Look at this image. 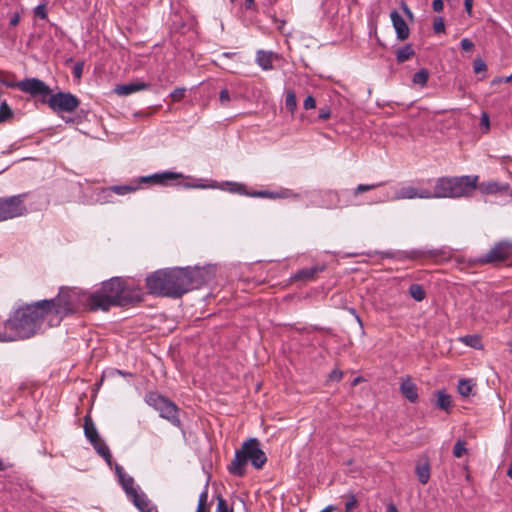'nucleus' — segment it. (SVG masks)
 <instances>
[{
    "label": "nucleus",
    "mask_w": 512,
    "mask_h": 512,
    "mask_svg": "<svg viewBox=\"0 0 512 512\" xmlns=\"http://www.w3.org/2000/svg\"><path fill=\"white\" fill-rule=\"evenodd\" d=\"M75 297V291L61 288L53 299L20 307L0 324V341L12 342L36 335L45 317H49L50 326L60 324L65 316L75 311Z\"/></svg>",
    "instance_id": "f257e3e1"
},
{
    "label": "nucleus",
    "mask_w": 512,
    "mask_h": 512,
    "mask_svg": "<svg viewBox=\"0 0 512 512\" xmlns=\"http://www.w3.org/2000/svg\"><path fill=\"white\" fill-rule=\"evenodd\" d=\"M214 277V269L206 267L159 269L146 277V287L150 294L179 298L193 289H198Z\"/></svg>",
    "instance_id": "f03ea898"
},
{
    "label": "nucleus",
    "mask_w": 512,
    "mask_h": 512,
    "mask_svg": "<svg viewBox=\"0 0 512 512\" xmlns=\"http://www.w3.org/2000/svg\"><path fill=\"white\" fill-rule=\"evenodd\" d=\"M142 299L141 288H130L122 278L113 277L103 282L98 291L89 295L87 306L90 311H107L111 306H126L141 302Z\"/></svg>",
    "instance_id": "7ed1b4c3"
},
{
    "label": "nucleus",
    "mask_w": 512,
    "mask_h": 512,
    "mask_svg": "<svg viewBox=\"0 0 512 512\" xmlns=\"http://www.w3.org/2000/svg\"><path fill=\"white\" fill-rule=\"evenodd\" d=\"M248 462L258 470L262 469L267 462V456L257 438H249L242 443L240 449L236 450L234 459L227 469L231 475L243 477L246 474Z\"/></svg>",
    "instance_id": "20e7f679"
},
{
    "label": "nucleus",
    "mask_w": 512,
    "mask_h": 512,
    "mask_svg": "<svg viewBox=\"0 0 512 512\" xmlns=\"http://www.w3.org/2000/svg\"><path fill=\"white\" fill-rule=\"evenodd\" d=\"M478 176L440 177L430 190L431 198H459L469 196L477 186Z\"/></svg>",
    "instance_id": "39448f33"
},
{
    "label": "nucleus",
    "mask_w": 512,
    "mask_h": 512,
    "mask_svg": "<svg viewBox=\"0 0 512 512\" xmlns=\"http://www.w3.org/2000/svg\"><path fill=\"white\" fill-rule=\"evenodd\" d=\"M145 402L158 411L161 418L166 419L176 427L181 426L179 408L167 397L159 394L158 392L151 391L145 395Z\"/></svg>",
    "instance_id": "423d86ee"
},
{
    "label": "nucleus",
    "mask_w": 512,
    "mask_h": 512,
    "mask_svg": "<svg viewBox=\"0 0 512 512\" xmlns=\"http://www.w3.org/2000/svg\"><path fill=\"white\" fill-rule=\"evenodd\" d=\"M23 200L24 195L0 198V222L24 215L27 208Z\"/></svg>",
    "instance_id": "0eeeda50"
},
{
    "label": "nucleus",
    "mask_w": 512,
    "mask_h": 512,
    "mask_svg": "<svg viewBox=\"0 0 512 512\" xmlns=\"http://www.w3.org/2000/svg\"><path fill=\"white\" fill-rule=\"evenodd\" d=\"M23 200L24 195L0 198V222L24 215L27 208Z\"/></svg>",
    "instance_id": "6e6552de"
},
{
    "label": "nucleus",
    "mask_w": 512,
    "mask_h": 512,
    "mask_svg": "<svg viewBox=\"0 0 512 512\" xmlns=\"http://www.w3.org/2000/svg\"><path fill=\"white\" fill-rule=\"evenodd\" d=\"M23 200L24 195L0 198V222L24 215L27 208Z\"/></svg>",
    "instance_id": "1a4fd4ad"
},
{
    "label": "nucleus",
    "mask_w": 512,
    "mask_h": 512,
    "mask_svg": "<svg viewBox=\"0 0 512 512\" xmlns=\"http://www.w3.org/2000/svg\"><path fill=\"white\" fill-rule=\"evenodd\" d=\"M47 104L55 113H71L78 108L80 100L70 92H57L50 95Z\"/></svg>",
    "instance_id": "9d476101"
},
{
    "label": "nucleus",
    "mask_w": 512,
    "mask_h": 512,
    "mask_svg": "<svg viewBox=\"0 0 512 512\" xmlns=\"http://www.w3.org/2000/svg\"><path fill=\"white\" fill-rule=\"evenodd\" d=\"M6 86L18 88L31 96H47L51 93L50 87L38 78H27L18 82L6 83Z\"/></svg>",
    "instance_id": "9b49d317"
},
{
    "label": "nucleus",
    "mask_w": 512,
    "mask_h": 512,
    "mask_svg": "<svg viewBox=\"0 0 512 512\" xmlns=\"http://www.w3.org/2000/svg\"><path fill=\"white\" fill-rule=\"evenodd\" d=\"M443 254L442 250L439 249H431V250H420V249H413L410 251H398L396 253H384V257L387 258H396L398 260H405V259H425V258H431L436 260L438 257H440Z\"/></svg>",
    "instance_id": "f8f14e48"
},
{
    "label": "nucleus",
    "mask_w": 512,
    "mask_h": 512,
    "mask_svg": "<svg viewBox=\"0 0 512 512\" xmlns=\"http://www.w3.org/2000/svg\"><path fill=\"white\" fill-rule=\"evenodd\" d=\"M512 253V246L506 242L497 243L481 259L483 263H500Z\"/></svg>",
    "instance_id": "ddd939ff"
},
{
    "label": "nucleus",
    "mask_w": 512,
    "mask_h": 512,
    "mask_svg": "<svg viewBox=\"0 0 512 512\" xmlns=\"http://www.w3.org/2000/svg\"><path fill=\"white\" fill-rule=\"evenodd\" d=\"M183 178L181 173L165 171L162 173H155L148 176H142L138 179V184H157L162 186L169 185L170 181L178 180Z\"/></svg>",
    "instance_id": "4468645a"
},
{
    "label": "nucleus",
    "mask_w": 512,
    "mask_h": 512,
    "mask_svg": "<svg viewBox=\"0 0 512 512\" xmlns=\"http://www.w3.org/2000/svg\"><path fill=\"white\" fill-rule=\"evenodd\" d=\"M396 199H431L430 190L429 189H417L412 186H405L400 188L396 194Z\"/></svg>",
    "instance_id": "2eb2a0df"
},
{
    "label": "nucleus",
    "mask_w": 512,
    "mask_h": 512,
    "mask_svg": "<svg viewBox=\"0 0 512 512\" xmlns=\"http://www.w3.org/2000/svg\"><path fill=\"white\" fill-rule=\"evenodd\" d=\"M390 18L397 38L401 41L406 40L410 35V30L404 18L396 10L391 11Z\"/></svg>",
    "instance_id": "dca6fc26"
},
{
    "label": "nucleus",
    "mask_w": 512,
    "mask_h": 512,
    "mask_svg": "<svg viewBox=\"0 0 512 512\" xmlns=\"http://www.w3.org/2000/svg\"><path fill=\"white\" fill-rule=\"evenodd\" d=\"M476 189H478L482 194L490 195V194H503L510 190V186L508 183H501L497 181H487L482 182L479 185L477 184Z\"/></svg>",
    "instance_id": "f3484780"
},
{
    "label": "nucleus",
    "mask_w": 512,
    "mask_h": 512,
    "mask_svg": "<svg viewBox=\"0 0 512 512\" xmlns=\"http://www.w3.org/2000/svg\"><path fill=\"white\" fill-rule=\"evenodd\" d=\"M325 270L324 265H315L308 268H303L297 271L292 279L294 281L310 282L313 281L316 276Z\"/></svg>",
    "instance_id": "a211bd4d"
},
{
    "label": "nucleus",
    "mask_w": 512,
    "mask_h": 512,
    "mask_svg": "<svg viewBox=\"0 0 512 512\" xmlns=\"http://www.w3.org/2000/svg\"><path fill=\"white\" fill-rule=\"evenodd\" d=\"M128 497L141 512H153L156 509L148 499L147 495L143 492H139L137 490Z\"/></svg>",
    "instance_id": "6ab92c4d"
},
{
    "label": "nucleus",
    "mask_w": 512,
    "mask_h": 512,
    "mask_svg": "<svg viewBox=\"0 0 512 512\" xmlns=\"http://www.w3.org/2000/svg\"><path fill=\"white\" fill-rule=\"evenodd\" d=\"M115 471H116L118 480H119L122 488L126 492L127 496H130L132 493H134L135 491L138 490L134 486V479L131 476L127 475L120 465L116 464Z\"/></svg>",
    "instance_id": "aec40b11"
},
{
    "label": "nucleus",
    "mask_w": 512,
    "mask_h": 512,
    "mask_svg": "<svg viewBox=\"0 0 512 512\" xmlns=\"http://www.w3.org/2000/svg\"><path fill=\"white\" fill-rule=\"evenodd\" d=\"M415 473L421 484L425 485L428 483L431 475L430 463L428 458H424L417 462L415 467Z\"/></svg>",
    "instance_id": "412c9836"
},
{
    "label": "nucleus",
    "mask_w": 512,
    "mask_h": 512,
    "mask_svg": "<svg viewBox=\"0 0 512 512\" xmlns=\"http://www.w3.org/2000/svg\"><path fill=\"white\" fill-rule=\"evenodd\" d=\"M148 84L145 82H131L123 85H118L115 88V92L120 96H128L132 93L145 90L148 88Z\"/></svg>",
    "instance_id": "4be33fe9"
},
{
    "label": "nucleus",
    "mask_w": 512,
    "mask_h": 512,
    "mask_svg": "<svg viewBox=\"0 0 512 512\" xmlns=\"http://www.w3.org/2000/svg\"><path fill=\"white\" fill-rule=\"evenodd\" d=\"M400 391L402 395L409 400L411 403H414L418 399V391L416 385L412 382V380L408 377L401 382Z\"/></svg>",
    "instance_id": "5701e85b"
},
{
    "label": "nucleus",
    "mask_w": 512,
    "mask_h": 512,
    "mask_svg": "<svg viewBox=\"0 0 512 512\" xmlns=\"http://www.w3.org/2000/svg\"><path fill=\"white\" fill-rule=\"evenodd\" d=\"M84 433L90 443L100 439L97 429L89 415L84 417Z\"/></svg>",
    "instance_id": "b1692460"
},
{
    "label": "nucleus",
    "mask_w": 512,
    "mask_h": 512,
    "mask_svg": "<svg viewBox=\"0 0 512 512\" xmlns=\"http://www.w3.org/2000/svg\"><path fill=\"white\" fill-rule=\"evenodd\" d=\"M272 52L259 50L256 55V62L263 70L273 69Z\"/></svg>",
    "instance_id": "393cba45"
},
{
    "label": "nucleus",
    "mask_w": 512,
    "mask_h": 512,
    "mask_svg": "<svg viewBox=\"0 0 512 512\" xmlns=\"http://www.w3.org/2000/svg\"><path fill=\"white\" fill-rule=\"evenodd\" d=\"M94 449L97 451V453L102 456L108 465H111L112 461V455L110 453L109 447L106 445V443L100 438L96 440L95 442H91Z\"/></svg>",
    "instance_id": "a878e982"
},
{
    "label": "nucleus",
    "mask_w": 512,
    "mask_h": 512,
    "mask_svg": "<svg viewBox=\"0 0 512 512\" xmlns=\"http://www.w3.org/2000/svg\"><path fill=\"white\" fill-rule=\"evenodd\" d=\"M138 189V185H113L103 190V193H115L117 195H126L135 192Z\"/></svg>",
    "instance_id": "bb28decb"
},
{
    "label": "nucleus",
    "mask_w": 512,
    "mask_h": 512,
    "mask_svg": "<svg viewBox=\"0 0 512 512\" xmlns=\"http://www.w3.org/2000/svg\"><path fill=\"white\" fill-rule=\"evenodd\" d=\"M436 405L438 408L446 412H449L452 406L451 396L447 394L445 391H438Z\"/></svg>",
    "instance_id": "cd10ccee"
},
{
    "label": "nucleus",
    "mask_w": 512,
    "mask_h": 512,
    "mask_svg": "<svg viewBox=\"0 0 512 512\" xmlns=\"http://www.w3.org/2000/svg\"><path fill=\"white\" fill-rule=\"evenodd\" d=\"M474 387H475V383L473 382V380L460 379L458 382L457 390L461 396L468 397L471 395Z\"/></svg>",
    "instance_id": "c85d7f7f"
},
{
    "label": "nucleus",
    "mask_w": 512,
    "mask_h": 512,
    "mask_svg": "<svg viewBox=\"0 0 512 512\" xmlns=\"http://www.w3.org/2000/svg\"><path fill=\"white\" fill-rule=\"evenodd\" d=\"M414 50L410 44L405 45L404 47L399 48L396 51V59L398 63H403L409 60L412 56H414Z\"/></svg>",
    "instance_id": "c756f323"
},
{
    "label": "nucleus",
    "mask_w": 512,
    "mask_h": 512,
    "mask_svg": "<svg viewBox=\"0 0 512 512\" xmlns=\"http://www.w3.org/2000/svg\"><path fill=\"white\" fill-rule=\"evenodd\" d=\"M409 295L417 302H421L426 298V291L420 284H412L408 289Z\"/></svg>",
    "instance_id": "7c9ffc66"
},
{
    "label": "nucleus",
    "mask_w": 512,
    "mask_h": 512,
    "mask_svg": "<svg viewBox=\"0 0 512 512\" xmlns=\"http://www.w3.org/2000/svg\"><path fill=\"white\" fill-rule=\"evenodd\" d=\"M195 512H210L208 505V486L206 485L204 490L200 493L198 499V505Z\"/></svg>",
    "instance_id": "2f4dec72"
},
{
    "label": "nucleus",
    "mask_w": 512,
    "mask_h": 512,
    "mask_svg": "<svg viewBox=\"0 0 512 512\" xmlns=\"http://www.w3.org/2000/svg\"><path fill=\"white\" fill-rule=\"evenodd\" d=\"M460 341L474 349H482L483 347L481 337L478 335H466L461 337Z\"/></svg>",
    "instance_id": "473e14b6"
},
{
    "label": "nucleus",
    "mask_w": 512,
    "mask_h": 512,
    "mask_svg": "<svg viewBox=\"0 0 512 512\" xmlns=\"http://www.w3.org/2000/svg\"><path fill=\"white\" fill-rule=\"evenodd\" d=\"M285 107L292 115L297 110L296 94L293 90H288L286 92Z\"/></svg>",
    "instance_id": "72a5a7b5"
},
{
    "label": "nucleus",
    "mask_w": 512,
    "mask_h": 512,
    "mask_svg": "<svg viewBox=\"0 0 512 512\" xmlns=\"http://www.w3.org/2000/svg\"><path fill=\"white\" fill-rule=\"evenodd\" d=\"M429 73L426 69H420L413 75L412 82L415 85H419L420 87H424L428 81Z\"/></svg>",
    "instance_id": "f704fd0d"
},
{
    "label": "nucleus",
    "mask_w": 512,
    "mask_h": 512,
    "mask_svg": "<svg viewBox=\"0 0 512 512\" xmlns=\"http://www.w3.org/2000/svg\"><path fill=\"white\" fill-rule=\"evenodd\" d=\"M13 117V111L6 101L0 104V123L6 122Z\"/></svg>",
    "instance_id": "c9c22d12"
},
{
    "label": "nucleus",
    "mask_w": 512,
    "mask_h": 512,
    "mask_svg": "<svg viewBox=\"0 0 512 512\" xmlns=\"http://www.w3.org/2000/svg\"><path fill=\"white\" fill-rule=\"evenodd\" d=\"M217 507L216 512H234L232 506L228 505L226 499H224L220 494L216 497Z\"/></svg>",
    "instance_id": "e433bc0d"
},
{
    "label": "nucleus",
    "mask_w": 512,
    "mask_h": 512,
    "mask_svg": "<svg viewBox=\"0 0 512 512\" xmlns=\"http://www.w3.org/2000/svg\"><path fill=\"white\" fill-rule=\"evenodd\" d=\"M466 453H467L466 442L463 440H458L453 447L454 457L461 458Z\"/></svg>",
    "instance_id": "4c0bfd02"
},
{
    "label": "nucleus",
    "mask_w": 512,
    "mask_h": 512,
    "mask_svg": "<svg viewBox=\"0 0 512 512\" xmlns=\"http://www.w3.org/2000/svg\"><path fill=\"white\" fill-rule=\"evenodd\" d=\"M473 70L476 74L484 73L487 70V65L481 58H477L473 62Z\"/></svg>",
    "instance_id": "58836bf2"
},
{
    "label": "nucleus",
    "mask_w": 512,
    "mask_h": 512,
    "mask_svg": "<svg viewBox=\"0 0 512 512\" xmlns=\"http://www.w3.org/2000/svg\"><path fill=\"white\" fill-rule=\"evenodd\" d=\"M252 197H266V198H279L282 197V195L275 193V192H269V191H256L249 194Z\"/></svg>",
    "instance_id": "ea45409f"
},
{
    "label": "nucleus",
    "mask_w": 512,
    "mask_h": 512,
    "mask_svg": "<svg viewBox=\"0 0 512 512\" xmlns=\"http://www.w3.org/2000/svg\"><path fill=\"white\" fill-rule=\"evenodd\" d=\"M186 89L185 88H176L173 90L170 94V97L173 102H179L183 99L185 95Z\"/></svg>",
    "instance_id": "a19ab883"
},
{
    "label": "nucleus",
    "mask_w": 512,
    "mask_h": 512,
    "mask_svg": "<svg viewBox=\"0 0 512 512\" xmlns=\"http://www.w3.org/2000/svg\"><path fill=\"white\" fill-rule=\"evenodd\" d=\"M433 29L435 33H444L445 32V23L443 18L437 17L433 22Z\"/></svg>",
    "instance_id": "79ce46f5"
},
{
    "label": "nucleus",
    "mask_w": 512,
    "mask_h": 512,
    "mask_svg": "<svg viewBox=\"0 0 512 512\" xmlns=\"http://www.w3.org/2000/svg\"><path fill=\"white\" fill-rule=\"evenodd\" d=\"M219 101L222 106H228L230 102V93L228 89L224 88L219 93Z\"/></svg>",
    "instance_id": "37998d69"
},
{
    "label": "nucleus",
    "mask_w": 512,
    "mask_h": 512,
    "mask_svg": "<svg viewBox=\"0 0 512 512\" xmlns=\"http://www.w3.org/2000/svg\"><path fill=\"white\" fill-rule=\"evenodd\" d=\"M35 16L45 20L47 19V11L45 4H40L34 9Z\"/></svg>",
    "instance_id": "c03bdc74"
},
{
    "label": "nucleus",
    "mask_w": 512,
    "mask_h": 512,
    "mask_svg": "<svg viewBox=\"0 0 512 512\" xmlns=\"http://www.w3.org/2000/svg\"><path fill=\"white\" fill-rule=\"evenodd\" d=\"M379 184H370V185H365V184H359L356 189L354 190V193L358 194V193H364L366 191H369V190H372L376 187H378Z\"/></svg>",
    "instance_id": "a18cd8bd"
},
{
    "label": "nucleus",
    "mask_w": 512,
    "mask_h": 512,
    "mask_svg": "<svg viewBox=\"0 0 512 512\" xmlns=\"http://www.w3.org/2000/svg\"><path fill=\"white\" fill-rule=\"evenodd\" d=\"M304 109L310 110L316 107V100L312 95H308L303 103Z\"/></svg>",
    "instance_id": "49530a36"
},
{
    "label": "nucleus",
    "mask_w": 512,
    "mask_h": 512,
    "mask_svg": "<svg viewBox=\"0 0 512 512\" xmlns=\"http://www.w3.org/2000/svg\"><path fill=\"white\" fill-rule=\"evenodd\" d=\"M460 45L464 51H472L474 49V43L468 38H463Z\"/></svg>",
    "instance_id": "de8ad7c7"
},
{
    "label": "nucleus",
    "mask_w": 512,
    "mask_h": 512,
    "mask_svg": "<svg viewBox=\"0 0 512 512\" xmlns=\"http://www.w3.org/2000/svg\"><path fill=\"white\" fill-rule=\"evenodd\" d=\"M432 8L435 12H441L444 8L443 0H433Z\"/></svg>",
    "instance_id": "09e8293b"
},
{
    "label": "nucleus",
    "mask_w": 512,
    "mask_h": 512,
    "mask_svg": "<svg viewBox=\"0 0 512 512\" xmlns=\"http://www.w3.org/2000/svg\"><path fill=\"white\" fill-rule=\"evenodd\" d=\"M20 18H21L20 13L15 12L10 18V22H9L10 26H13V27L17 26L20 22Z\"/></svg>",
    "instance_id": "8fccbe9b"
},
{
    "label": "nucleus",
    "mask_w": 512,
    "mask_h": 512,
    "mask_svg": "<svg viewBox=\"0 0 512 512\" xmlns=\"http://www.w3.org/2000/svg\"><path fill=\"white\" fill-rule=\"evenodd\" d=\"M480 124H481V126H484L486 128V130L489 129L490 121H489V116L487 113H485V112L482 113Z\"/></svg>",
    "instance_id": "3c124183"
},
{
    "label": "nucleus",
    "mask_w": 512,
    "mask_h": 512,
    "mask_svg": "<svg viewBox=\"0 0 512 512\" xmlns=\"http://www.w3.org/2000/svg\"><path fill=\"white\" fill-rule=\"evenodd\" d=\"M401 9L407 17L413 19V13L405 2H401Z\"/></svg>",
    "instance_id": "603ef678"
},
{
    "label": "nucleus",
    "mask_w": 512,
    "mask_h": 512,
    "mask_svg": "<svg viewBox=\"0 0 512 512\" xmlns=\"http://www.w3.org/2000/svg\"><path fill=\"white\" fill-rule=\"evenodd\" d=\"M401 9L407 17L413 19V13L405 2H401Z\"/></svg>",
    "instance_id": "864d4df0"
},
{
    "label": "nucleus",
    "mask_w": 512,
    "mask_h": 512,
    "mask_svg": "<svg viewBox=\"0 0 512 512\" xmlns=\"http://www.w3.org/2000/svg\"><path fill=\"white\" fill-rule=\"evenodd\" d=\"M330 117V111L328 109H320L318 118L321 120H327Z\"/></svg>",
    "instance_id": "5fc2aeb1"
},
{
    "label": "nucleus",
    "mask_w": 512,
    "mask_h": 512,
    "mask_svg": "<svg viewBox=\"0 0 512 512\" xmlns=\"http://www.w3.org/2000/svg\"><path fill=\"white\" fill-rule=\"evenodd\" d=\"M82 74V64L77 63L73 68V75L77 78H80Z\"/></svg>",
    "instance_id": "6e6d98bb"
},
{
    "label": "nucleus",
    "mask_w": 512,
    "mask_h": 512,
    "mask_svg": "<svg viewBox=\"0 0 512 512\" xmlns=\"http://www.w3.org/2000/svg\"><path fill=\"white\" fill-rule=\"evenodd\" d=\"M233 192H237L240 194H245V187L241 184L234 183L233 188L231 189Z\"/></svg>",
    "instance_id": "4d7b16f0"
},
{
    "label": "nucleus",
    "mask_w": 512,
    "mask_h": 512,
    "mask_svg": "<svg viewBox=\"0 0 512 512\" xmlns=\"http://www.w3.org/2000/svg\"><path fill=\"white\" fill-rule=\"evenodd\" d=\"M473 0H464L465 11L471 15L472 13Z\"/></svg>",
    "instance_id": "13d9d810"
},
{
    "label": "nucleus",
    "mask_w": 512,
    "mask_h": 512,
    "mask_svg": "<svg viewBox=\"0 0 512 512\" xmlns=\"http://www.w3.org/2000/svg\"><path fill=\"white\" fill-rule=\"evenodd\" d=\"M345 510H346V512L352 511V496H347L346 503H345Z\"/></svg>",
    "instance_id": "bf43d9fd"
},
{
    "label": "nucleus",
    "mask_w": 512,
    "mask_h": 512,
    "mask_svg": "<svg viewBox=\"0 0 512 512\" xmlns=\"http://www.w3.org/2000/svg\"><path fill=\"white\" fill-rule=\"evenodd\" d=\"M342 377V373L341 372H338V371H333L331 374H330V379L332 380H340Z\"/></svg>",
    "instance_id": "052dcab7"
},
{
    "label": "nucleus",
    "mask_w": 512,
    "mask_h": 512,
    "mask_svg": "<svg viewBox=\"0 0 512 512\" xmlns=\"http://www.w3.org/2000/svg\"><path fill=\"white\" fill-rule=\"evenodd\" d=\"M387 512H399V511L393 503H389L387 505Z\"/></svg>",
    "instance_id": "680f3d73"
},
{
    "label": "nucleus",
    "mask_w": 512,
    "mask_h": 512,
    "mask_svg": "<svg viewBox=\"0 0 512 512\" xmlns=\"http://www.w3.org/2000/svg\"><path fill=\"white\" fill-rule=\"evenodd\" d=\"M5 76H6V73L4 71L0 70V82L6 85V83H8V82L5 80Z\"/></svg>",
    "instance_id": "e2e57ef3"
},
{
    "label": "nucleus",
    "mask_w": 512,
    "mask_h": 512,
    "mask_svg": "<svg viewBox=\"0 0 512 512\" xmlns=\"http://www.w3.org/2000/svg\"><path fill=\"white\" fill-rule=\"evenodd\" d=\"M253 5H254V0H245V7L247 9H251Z\"/></svg>",
    "instance_id": "0e129e2a"
},
{
    "label": "nucleus",
    "mask_w": 512,
    "mask_h": 512,
    "mask_svg": "<svg viewBox=\"0 0 512 512\" xmlns=\"http://www.w3.org/2000/svg\"><path fill=\"white\" fill-rule=\"evenodd\" d=\"M334 510V507L333 506H328L326 507L325 509H323L322 511L320 512H332Z\"/></svg>",
    "instance_id": "69168bd1"
},
{
    "label": "nucleus",
    "mask_w": 512,
    "mask_h": 512,
    "mask_svg": "<svg viewBox=\"0 0 512 512\" xmlns=\"http://www.w3.org/2000/svg\"><path fill=\"white\" fill-rule=\"evenodd\" d=\"M7 468L6 464L3 462V460L0 459V471H3Z\"/></svg>",
    "instance_id": "338daca9"
},
{
    "label": "nucleus",
    "mask_w": 512,
    "mask_h": 512,
    "mask_svg": "<svg viewBox=\"0 0 512 512\" xmlns=\"http://www.w3.org/2000/svg\"><path fill=\"white\" fill-rule=\"evenodd\" d=\"M507 475H508L510 478H512V461H511L510 467L508 468Z\"/></svg>",
    "instance_id": "774afa93"
}]
</instances>
